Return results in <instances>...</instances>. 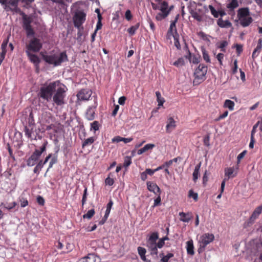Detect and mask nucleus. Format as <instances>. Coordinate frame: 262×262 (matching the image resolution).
<instances>
[{
	"mask_svg": "<svg viewBox=\"0 0 262 262\" xmlns=\"http://www.w3.org/2000/svg\"><path fill=\"white\" fill-rule=\"evenodd\" d=\"M156 4L151 3L154 10H159L161 12L156 16L157 20H161L166 17L173 8V6L168 7V3L165 0H155Z\"/></svg>",
	"mask_w": 262,
	"mask_h": 262,
	"instance_id": "obj_1",
	"label": "nucleus"
},
{
	"mask_svg": "<svg viewBox=\"0 0 262 262\" xmlns=\"http://www.w3.org/2000/svg\"><path fill=\"white\" fill-rule=\"evenodd\" d=\"M42 57L47 63L53 64L55 67L60 66L62 62L68 61V56L66 52H62L59 54L57 53L50 55L42 54Z\"/></svg>",
	"mask_w": 262,
	"mask_h": 262,
	"instance_id": "obj_2",
	"label": "nucleus"
},
{
	"mask_svg": "<svg viewBox=\"0 0 262 262\" xmlns=\"http://www.w3.org/2000/svg\"><path fill=\"white\" fill-rule=\"evenodd\" d=\"M60 85L58 80L50 82L48 85L41 87L39 91L40 98L49 101L51 99L53 93L55 91L57 86Z\"/></svg>",
	"mask_w": 262,
	"mask_h": 262,
	"instance_id": "obj_3",
	"label": "nucleus"
},
{
	"mask_svg": "<svg viewBox=\"0 0 262 262\" xmlns=\"http://www.w3.org/2000/svg\"><path fill=\"white\" fill-rule=\"evenodd\" d=\"M57 90L53 96V101L58 106L64 104L66 90L65 86L60 82V85L57 86Z\"/></svg>",
	"mask_w": 262,
	"mask_h": 262,
	"instance_id": "obj_4",
	"label": "nucleus"
},
{
	"mask_svg": "<svg viewBox=\"0 0 262 262\" xmlns=\"http://www.w3.org/2000/svg\"><path fill=\"white\" fill-rule=\"evenodd\" d=\"M47 144L48 141H46L40 147V149H35L34 151L27 160V166H33L37 163L41 154L46 151Z\"/></svg>",
	"mask_w": 262,
	"mask_h": 262,
	"instance_id": "obj_5",
	"label": "nucleus"
},
{
	"mask_svg": "<svg viewBox=\"0 0 262 262\" xmlns=\"http://www.w3.org/2000/svg\"><path fill=\"white\" fill-rule=\"evenodd\" d=\"M207 70L208 68L205 65L203 64H199L194 73V84H199L206 79V75L207 72Z\"/></svg>",
	"mask_w": 262,
	"mask_h": 262,
	"instance_id": "obj_6",
	"label": "nucleus"
},
{
	"mask_svg": "<svg viewBox=\"0 0 262 262\" xmlns=\"http://www.w3.org/2000/svg\"><path fill=\"white\" fill-rule=\"evenodd\" d=\"M24 132L25 136L31 140H36L37 139H40L39 136L40 129H37L35 126L33 127L25 126Z\"/></svg>",
	"mask_w": 262,
	"mask_h": 262,
	"instance_id": "obj_7",
	"label": "nucleus"
},
{
	"mask_svg": "<svg viewBox=\"0 0 262 262\" xmlns=\"http://www.w3.org/2000/svg\"><path fill=\"white\" fill-rule=\"evenodd\" d=\"M42 45L39 39L36 37L31 39L26 45V50L29 52H38L42 48Z\"/></svg>",
	"mask_w": 262,
	"mask_h": 262,
	"instance_id": "obj_8",
	"label": "nucleus"
},
{
	"mask_svg": "<svg viewBox=\"0 0 262 262\" xmlns=\"http://www.w3.org/2000/svg\"><path fill=\"white\" fill-rule=\"evenodd\" d=\"M86 15V13L82 11L76 12L73 16L74 26L79 28L85 21Z\"/></svg>",
	"mask_w": 262,
	"mask_h": 262,
	"instance_id": "obj_9",
	"label": "nucleus"
},
{
	"mask_svg": "<svg viewBox=\"0 0 262 262\" xmlns=\"http://www.w3.org/2000/svg\"><path fill=\"white\" fill-rule=\"evenodd\" d=\"M94 102V104L89 106L85 113V118L90 121L95 119V111L98 105L97 97H95Z\"/></svg>",
	"mask_w": 262,
	"mask_h": 262,
	"instance_id": "obj_10",
	"label": "nucleus"
},
{
	"mask_svg": "<svg viewBox=\"0 0 262 262\" xmlns=\"http://www.w3.org/2000/svg\"><path fill=\"white\" fill-rule=\"evenodd\" d=\"M214 239V235L212 233H204L201 236L200 238V247L205 249V247L212 242Z\"/></svg>",
	"mask_w": 262,
	"mask_h": 262,
	"instance_id": "obj_11",
	"label": "nucleus"
},
{
	"mask_svg": "<svg viewBox=\"0 0 262 262\" xmlns=\"http://www.w3.org/2000/svg\"><path fill=\"white\" fill-rule=\"evenodd\" d=\"M92 94V91L89 89H81L77 94V102L89 100Z\"/></svg>",
	"mask_w": 262,
	"mask_h": 262,
	"instance_id": "obj_12",
	"label": "nucleus"
},
{
	"mask_svg": "<svg viewBox=\"0 0 262 262\" xmlns=\"http://www.w3.org/2000/svg\"><path fill=\"white\" fill-rule=\"evenodd\" d=\"M262 212V204L260 206L257 207L253 211L251 215L250 216L248 221V225H252L254 224L255 220L258 219L259 215Z\"/></svg>",
	"mask_w": 262,
	"mask_h": 262,
	"instance_id": "obj_13",
	"label": "nucleus"
},
{
	"mask_svg": "<svg viewBox=\"0 0 262 262\" xmlns=\"http://www.w3.org/2000/svg\"><path fill=\"white\" fill-rule=\"evenodd\" d=\"M20 0H8L7 5H8V9H5L6 11L10 10L12 12H18L20 10L18 8V2Z\"/></svg>",
	"mask_w": 262,
	"mask_h": 262,
	"instance_id": "obj_14",
	"label": "nucleus"
},
{
	"mask_svg": "<svg viewBox=\"0 0 262 262\" xmlns=\"http://www.w3.org/2000/svg\"><path fill=\"white\" fill-rule=\"evenodd\" d=\"M159 238V235L157 232H153L150 235L147 241V246L148 248L157 247V241Z\"/></svg>",
	"mask_w": 262,
	"mask_h": 262,
	"instance_id": "obj_15",
	"label": "nucleus"
},
{
	"mask_svg": "<svg viewBox=\"0 0 262 262\" xmlns=\"http://www.w3.org/2000/svg\"><path fill=\"white\" fill-rule=\"evenodd\" d=\"M147 188V189L150 191L155 193V194H160L161 193V191L159 187V186L156 184V183L147 181L146 182Z\"/></svg>",
	"mask_w": 262,
	"mask_h": 262,
	"instance_id": "obj_16",
	"label": "nucleus"
},
{
	"mask_svg": "<svg viewBox=\"0 0 262 262\" xmlns=\"http://www.w3.org/2000/svg\"><path fill=\"white\" fill-rule=\"evenodd\" d=\"M79 262H100V258L94 254H89L80 258Z\"/></svg>",
	"mask_w": 262,
	"mask_h": 262,
	"instance_id": "obj_17",
	"label": "nucleus"
},
{
	"mask_svg": "<svg viewBox=\"0 0 262 262\" xmlns=\"http://www.w3.org/2000/svg\"><path fill=\"white\" fill-rule=\"evenodd\" d=\"M26 53L30 60L36 67V69L38 70L39 64L40 63V59L37 55L32 54L29 51H26Z\"/></svg>",
	"mask_w": 262,
	"mask_h": 262,
	"instance_id": "obj_18",
	"label": "nucleus"
},
{
	"mask_svg": "<svg viewBox=\"0 0 262 262\" xmlns=\"http://www.w3.org/2000/svg\"><path fill=\"white\" fill-rule=\"evenodd\" d=\"M176 127V122L174 119L169 117L167 119V125L166 126V131L167 133H171Z\"/></svg>",
	"mask_w": 262,
	"mask_h": 262,
	"instance_id": "obj_19",
	"label": "nucleus"
},
{
	"mask_svg": "<svg viewBox=\"0 0 262 262\" xmlns=\"http://www.w3.org/2000/svg\"><path fill=\"white\" fill-rule=\"evenodd\" d=\"M237 174V172L235 171L234 167L226 168L225 169V178L228 181L230 178L235 177Z\"/></svg>",
	"mask_w": 262,
	"mask_h": 262,
	"instance_id": "obj_20",
	"label": "nucleus"
},
{
	"mask_svg": "<svg viewBox=\"0 0 262 262\" xmlns=\"http://www.w3.org/2000/svg\"><path fill=\"white\" fill-rule=\"evenodd\" d=\"M261 49L262 38H259L258 40L257 46L252 53V57L253 59H254L256 57H257L258 56L259 53L261 51Z\"/></svg>",
	"mask_w": 262,
	"mask_h": 262,
	"instance_id": "obj_21",
	"label": "nucleus"
},
{
	"mask_svg": "<svg viewBox=\"0 0 262 262\" xmlns=\"http://www.w3.org/2000/svg\"><path fill=\"white\" fill-rule=\"evenodd\" d=\"M179 215L180 216V220L183 222L188 223L192 218V213L191 212L185 213L181 212L179 213Z\"/></svg>",
	"mask_w": 262,
	"mask_h": 262,
	"instance_id": "obj_22",
	"label": "nucleus"
},
{
	"mask_svg": "<svg viewBox=\"0 0 262 262\" xmlns=\"http://www.w3.org/2000/svg\"><path fill=\"white\" fill-rule=\"evenodd\" d=\"M238 19L240 21V24L244 27L248 26L253 21L252 18L250 16Z\"/></svg>",
	"mask_w": 262,
	"mask_h": 262,
	"instance_id": "obj_23",
	"label": "nucleus"
},
{
	"mask_svg": "<svg viewBox=\"0 0 262 262\" xmlns=\"http://www.w3.org/2000/svg\"><path fill=\"white\" fill-rule=\"evenodd\" d=\"M59 151V148H57V149L55 150V153L54 155H52L51 161L49 162V167L47 169V171H49V170L51 168L53 165L55 164L58 161V152Z\"/></svg>",
	"mask_w": 262,
	"mask_h": 262,
	"instance_id": "obj_24",
	"label": "nucleus"
},
{
	"mask_svg": "<svg viewBox=\"0 0 262 262\" xmlns=\"http://www.w3.org/2000/svg\"><path fill=\"white\" fill-rule=\"evenodd\" d=\"M250 12L248 8H243L239 9L237 12L238 18L249 16Z\"/></svg>",
	"mask_w": 262,
	"mask_h": 262,
	"instance_id": "obj_25",
	"label": "nucleus"
},
{
	"mask_svg": "<svg viewBox=\"0 0 262 262\" xmlns=\"http://www.w3.org/2000/svg\"><path fill=\"white\" fill-rule=\"evenodd\" d=\"M217 25L221 28H230L232 27V24L229 20H224L220 18L217 21Z\"/></svg>",
	"mask_w": 262,
	"mask_h": 262,
	"instance_id": "obj_26",
	"label": "nucleus"
},
{
	"mask_svg": "<svg viewBox=\"0 0 262 262\" xmlns=\"http://www.w3.org/2000/svg\"><path fill=\"white\" fill-rule=\"evenodd\" d=\"M133 140V138H123L120 136H116L112 139L113 142L118 143L121 141H123L125 143H128Z\"/></svg>",
	"mask_w": 262,
	"mask_h": 262,
	"instance_id": "obj_27",
	"label": "nucleus"
},
{
	"mask_svg": "<svg viewBox=\"0 0 262 262\" xmlns=\"http://www.w3.org/2000/svg\"><path fill=\"white\" fill-rule=\"evenodd\" d=\"M23 27L24 28L31 26V24L32 23V18L30 16H28L25 14L23 13Z\"/></svg>",
	"mask_w": 262,
	"mask_h": 262,
	"instance_id": "obj_28",
	"label": "nucleus"
},
{
	"mask_svg": "<svg viewBox=\"0 0 262 262\" xmlns=\"http://www.w3.org/2000/svg\"><path fill=\"white\" fill-rule=\"evenodd\" d=\"M186 249L188 254L190 255L194 254V246L192 240L188 241L186 242Z\"/></svg>",
	"mask_w": 262,
	"mask_h": 262,
	"instance_id": "obj_29",
	"label": "nucleus"
},
{
	"mask_svg": "<svg viewBox=\"0 0 262 262\" xmlns=\"http://www.w3.org/2000/svg\"><path fill=\"white\" fill-rule=\"evenodd\" d=\"M138 252L139 255L140 256L141 259L143 261H144L145 262H150V260H147L146 258L145 254L146 252V250L144 248H143L141 247H139L138 248Z\"/></svg>",
	"mask_w": 262,
	"mask_h": 262,
	"instance_id": "obj_30",
	"label": "nucleus"
},
{
	"mask_svg": "<svg viewBox=\"0 0 262 262\" xmlns=\"http://www.w3.org/2000/svg\"><path fill=\"white\" fill-rule=\"evenodd\" d=\"M155 147V145L154 144H147L143 148L139 149L137 154L139 155H141L149 149H152Z\"/></svg>",
	"mask_w": 262,
	"mask_h": 262,
	"instance_id": "obj_31",
	"label": "nucleus"
},
{
	"mask_svg": "<svg viewBox=\"0 0 262 262\" xmlns=\"http://www.w3.org/2000/svg\"><path fill=\"white\" fill-rule=\"evenodd\" d=\"M201 166V162H200L198 164H197L194 168V171L192 173L193 177V181L194 182H196V180L198 179L199 173H200V169Z\"/></svg>",
	"mask_w": 262,
	"mask_h": 262,
	"instance_id": "obj_32",
	"label": "nucleus"
},
{
	"mask_svg": "<svg viewBox=\"0 0 262 262\" xmlns=\"http://www.w3.org/2000/svg\"><path fill=\"white\" fill-rule=\"evenodd\" d=\"M186 48L187 49L188 51V55L185 56V58L188 59L190 62H192L193 63H198L199 62L200 58L196 56H193L192 59H191V53L188 49V47L186 45Z\"/></svg>",
	"mask_w": 262,
	"mask_h": 262,
	"instance_id": "obj_33",
	"label": "nucleus"
},
{
	"mask_svg": "<svg viewBox=\"0 0 262 262\" xmlns=\"http://www.w3.org/2000/svg\"><path fill=\"white\" fill-rule=\"evenodd\" d=\"M235 103L233 101L227 99L225 101L223 106L225 108H228L230 111L234 110Z\"/></svg>",
	"mask_w": 262,
	"mask_h": 262,
	"instance_id": "obj_34",
	"label": "nucleus"
},
{
	"mask_svg": "<svg viewBox=\"0 0 262 262\" xmlns=\"http://www.w3.org/2000/svg\"><path fill=\"white\" fill-rule=\"evenodd\" d=\"M95 140V139L93 137L84 139L82 144V148H84L86 146L92 145L94 142Z\"/></svg>",
	"mask_w": 262,
	"mask_h": 262,
	"instance_id": "obj_35",
	"label": "nucleus"
},
{
	"mask_svg": "<svg viewBox=\"0 0 262 262\" xmlns=\"http://www.w3.org/2000/svg\"><path fill=\"white\" fill-rule=\"evenodd\" d=\"M35 126V120L34 119V116L32 111H31L29 115L28 118V124L25 126L33 127Z\"/></svg>",
	"mask_w": 262,
	"mask_h": 262,
	"instance_id": "obj_36",
	"label": "nucleus"
},
{
	"mask_svg": "<svg viewBox=\"0 0 262 262\" xmlns=\"http://www.w3.org/2000/svg\"><path fill=\"white\" fill-rule=\"evenodd\" d=\"M176 22L177 20H175L174 21L171 23L169 29L168 31V34H171V35H172V34L178 33L176 25Z\"/></svg>",
	"mask_w": 262,
	"mask_h": 262,
	"instance_id": "obj_37",
	"label": "nucleus"
},
{
	"mask_svg": "<svg viewBox=\"0 0 262 262\" xmlns=\"http://www.w3.org/2000/svg\"><path fill=\"white\" fill-rule=\"evenodd\" d=\"M140 26V23H138L135 25L131 26L127 29V32L130 36L134 35Z\"/></svg>",
	"mask_w": 262,
	"mask_h": 262,
	"instance_id": "obj_38",
	"label": "nucleus"
},
{
	"mask_svg": "<svg viewBox=\"0 0 262 262\" xmlns=\"http://www.w3.org/2000/svg\"><path fill=\"white\" fill-rule=\"evenodd\" d=\"M156 95L157 97V101L158 102V106H162L165 102V99L162 97L161 93L159 91L156 92Z\"/></svg>",
	"mask_w": 262,
	"mask_h": 262,
	"instance_id": "obj_39",
	"label": "nucleus"
},
{
	"mask_svg": "<svg viewBox=\"0 0 262 262\" xmlns=\"http://www.w3.org/2000/svg\"><path fill=\"white\" fill-rule=\"evenodd\" d=\"M238 6V3L237 0H231V1L227 4V8L229 9L230 10H233Z\"/></svg>",
	"mask_w": 262,
	"mask_h": 262,
	"instance_id": "obj_40",
	"label": "nucleus"
},
{
	"mask_svg": "<svg viewBox=\"0 0 262 262\" xmlns=\"http://www.w3.org/2000/svg\"><path fill=\"white\" fill-rule=\"evenodd\" d=\"M172 36L174 38V46L178 50H180L181 49V45H180V41L179 40V35L178 33L172 34Z\"/></svg>",
	"mask_w": 262,
	"mask_h": 262,
	"instance_id": "obj_41",
	"label": "nucleus"
},
{
	"mask_svg": "<svg viewBox=\"0 0 262 262\" xmlns=\"http://www.w3.org/2000/svg\"><path fill=\"white\" fill-rule=\"evenodd\" d=\"M202 52L204 60L207 63H210V59L207 51L204 48H202Z\"/></svg>",
	"mask_w": 262,
	"mask_h": 262,
	"instance_id": "obj_42",
	"label": "nucleus"
},
{
	"mask_svg": "<svg viewBox=\"0 0 262 262\" xmlns=\"http://www.w3.org/2000/svg\"><path fill=\"white\" fill-rule=\"evenodd\" d=\"M190 14H191L192 17L197 21H201L202 20V16L198 12L194 11L193 10H191Z\"/></svg>",
	"mask_w": 262,
	"mask_h": 262,
	"instance_id": "obj_43",
	"label": "nucleus"
},
{
	"mask_svg": "<svg viewBox=\"0 0 262 262\" xmlns=\"http://www.w3.org/2000/svg\"><path fill=\"white\" fill-rule=\"evenodd\" d=\"M95 212L94 209H92L89 210L86 213L83 215V218L90 219L94 216Z\"/></svg>",
	"mask_w": 262,
	"mask_h": 262,
	"instance_id": "obj_44",
	"label": "nucleus"
},
{
	"mask_svg": "<svg viewBox=\"0 0 262 262\" xmlns=\"http://www.w3.org/2000/svg\"><path fill=\"white\" fill-rule=\"evenodd\" d=\"M209 9L210 11L211 14L215 18H217L219 16V11L216 10V9L212 6H209Z\"/></svg>",
	"mask_w": 262,
	"mask_h": 262,
	"instance_id": "obj_45",
	"label": "nucleus"
},
{
	"mask_svg": "<svg viewBox=\"0 0 262 262\" xmlns=\"http://www.w3.org/2000/svg\"><path fill=\"white\" fill-rule=\"evenodd\" d=\"M174 254L172 253H168L165 256H163L162 258H161V262H168L170 258L173 257Z\"/></svg>",
	"mask_w": 262,
	"mask_h": 262,
	"instance_id": "obj_46",
	"label": "nucleus"
},
{
	"mask_svg": "<svg viewBox=\"0 0 262 262\" xmlns=\"http://www.w3.org/2000/svg\"><path fill=\"white\" fill-rule=\"evenodd\" d=\"M26 31L27 36H33L35 34V32L33 30L32 26L26 27L24 28Z\"/></svg>",
	"mask_w": 262,
	"mask_h": 262,
	"instance_id": "obj_47",
	"label": "nucleus"
},
{
	"mask_svg": "<svg viewBox=\"0 0 262 262\" xmlns=\"http://www.w3.org/2000/svg\"><path fill=\"white\" fill-rule=\"evenodd\" d=\"M132 163V158L129 156H126L124 158L123 166L125 167H128Z\"/></svg>",
	"mask_w": 262,
	"mask_h": 262,
	"instance_id": "obj_48",
	"label": "nucleus"
},
{
	"mask_svg": "<svg viewBox=\"0 0 262 262\" xmlns=\"http://www.w3.org/2000/svg\"><path fill=\"white\" fill-rule=\"evenodd\" d=\"M184 59L183 58H179L177 60L174 61L173 64L177 67L182 66L184 64Z\"/></svg>",
	"mask_w": 262,
	"mask_h": 262,
	"instance_id": "obj_49",
	"label": "nucleus"
},
{
	"mask_svg": "<svg viewBox=\"0 0 262 262\" xmlns=\"http://www.w3.org/2000/svg\"><path fill=\"white\" fill-rule=\"evenodd\" d=\"M99 124L97 121H95L91 123V130H94L95 131L99 130Z\"/></svg>",
	"mask_w": 262,
	"mask_h": 262,
	"instance_id": "obj_50",
	"label": "nucleus"
},
{
	"mask_svg": "<svg viewBox=\"0 0 262 262\" xmlns=\"http://www.w3.org/2000/svg\"><path fill=\"white\" fill-rule=\"evenodd\" d=\"M158 197L154 200V205L152 206V208H154L156 206H159L161 205V199L160 196V194H157Z\"/></svg>",
	"mask_w": 262,
	"mask_h": 262,
	"instance_id": "obj_51",
	"label": "nucleus"
},
{
	"mask_svg": "<svg viewBox=\"0 0 262 262\" xmlns=\"http://www.w3.org/2000/svg\"><path fill=\"white\" fill-rule=\"evenodd\" d=\"M188 196L190 198H193V200L195 201H196L198 199V193L194 192V191L192 190H190L189 191Z\"/></svg>",
	"mask_w": 262,
	"mask_h": 262,
	"instance_id": "obj_52",
	"label": "nucleus"
},
{
	"mask_svg": "<svg viewBox=\"0 0 262 262\" xmlns=\"http://www.w3.org/2000/svg\"><path fill=\"white\" fill-rule=\"evenodd\" d=\"M86 198H87V188L85 187L84 190L82 199V201H81L82 206H83L84 205V204L86 203Z\"/></svg>",
	"mask_w": 262,
	"mask_h": 262,
	"instance_id": "obj_53",
	"label": "nucleus"
},
{
	"mask_svg": "<svg viewBox=\"0 0 262 262\" xmlns=\"http://www.w3.org/2000/svg\"><path fill=\"white\" fill-rule=\"evenodd\" d=\"M16 205V202H13L11 203H9V204H5L4 205V207L5 208L8 209V210H10V209L13 208L14 207H15V206Z\"/></svg>",
	"mask_w": 262,
	"mask_h": 262,
	"instance_id": "obj_54",
	"label": "nucleus"
},
{
	"mask_svg": "<svg viewBox=\"0 0 262 262\" xmlns=\"http://www.w3.org/2000/svg\"><path fill=\"white\" fill-rule=\"evenodd\" d=\"M125 19L128 21H129L132 19V18L133 17V15H132L131 12L129 10H127L126 11L125 13Z\"/></svg>",
	"mask_w": 262,
	"mask_h": 262,
	"instance_id": "obj_55",
	"label": "nucleus"
},
{
	"mask_svg": "<svg viewBox=\"0 0 262 262\" xmlns=\"http://www.w3.org/2000/svg\"><path fill=\"white\" fill-rule=\"evenodd\" d=\"M228 45V42L227 41H223L220 43L219 47L221 49V51L223 52H225V48Z\"/></svg>",
	"mask_w": 262,
	"mask_h": 262,
	"instance_id": "obj_56",
	"label": "nucleus"
},
{
	"mask_svg": "<svg viewBox=\"0 0 262 262\" xmlns=\"http://www.w3.org/2000/svg\"><path fill=\"white\" fill-rule=\"evenodd\" d=\"M246 152V150H244L238 155L237 157V164L240 163L241 159H242L245 157Z\"/></svg>",
	"mask_w": 262,
	"mask_h": 262,
	"instance_id": "obj_57",
	"label": "nucleus"
},
{
	"mask_svg": "<svg viewBox=\"0 0 262 262\" xmlns=\"http://www.w3.org/2000/svg\"><path fill=\"white\" fill-rule=\"evenodd\" d=\"M158 247H154L148 248L149 250L150 251L151 255H157L158 254Z\"/></svg>",
	"mask_w": 262,
	"mask_h": 262,
	"instance_id": "obj_58",
	"label": "nucleus"
},
{
	"mask_svg": "<svg viewBox=\"0 0 262 262\" xmlns=\"http://www.w3.org/2000/svg\"><path fill=\"white\" fill-rule=\"evenodd\" d=\"M105 183L107 185L112 186L114 183V181L113 179L107 177L105 180Z\"/></svg>",
	"mask_w": 262,
	"mask_h": 262,
	"instance_id": "obj_59",
	"label": "nucleus"
},
{
	"mask_svg": "<svg viewBox=\"0 0 262 262\" xmlns=\"http://www.w3.org/2000/svg\"><path fill=\"white\" fill-rule=\"evenodd\" d=\"M235 48L236 52L239 55L243 51V46L241 45L236 44L235 45Z\"/></svg>",
	"mask_w": 262,
	"mask_h": 262,
	"instance_id": "obj_60",
	"label": "nucleus"
},
{
	"mask_svg": "<svg viewBox=\"0 0 262 262\" xmlns=\"http://www.w3.org/2000/svg\"><path fill=\"white\" fill-rule=\"evenodd\" d=\"M233 64H234V67L232 69V73L233 74H234L237 72L238 66H237V59L234 60Z\"/></svg>",
	"mask_w": 262,
	"mask_h": 262,
	"instance_id": "obj_61",
	"label": "nucleus"
},
{
	"mask_svg": "<svg viewBox=\"0 0 262 262\" xmlns=\"http://www.w3.org/2000/svg\"><path fill=\"white\" fill-rule=\"evenodd\" d=\"M28 205V201L26 199L22 198L20 200V206L21 207H25Z\"/></svg>",
	"mask_w": 262,
	"mask_h": 262,
	"instance_id": "obj_62",
	"label": "nucleus"
},
{
	"mask_svg": "<svg viewBox=\"0 0 262 262\" xmlns=\"http://www.w3.org/2000/svg\"><path fill=\"white\" fill-rule=\"evenodd\" d=\"M210 137L209 135L206 136L204 138V144L206 146H209L210 145L209 143Z\"/></svg>",
	"mask_w": 262,
	"mask_h": 262,
	"instance_id": "obj_63",
	"label": "nucleus"
},
{
	"mask_svg": "<svg viewBox=\"0 0 262 262\" xmlns=\"http://www.w3.org/2000/svg\"><path fill=\"white\" fill-rule=\"evenodd\" d=\"M164 244L165 242L162 238H160L157 243L156 246L158 247V248H162L164 246Z\"/></svg>",
	"mask_w": 262,
	"mask_h": 262,
	"instance_id": "obj_64",
	"label": "nucleus"
}]
</instances>
